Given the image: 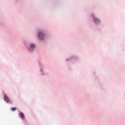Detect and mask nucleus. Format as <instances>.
I'll return each mask as SVG.
<instances>
[{"instance_id":"obj_3","label":"nucleus","mask_w":125,"mask_h":125,"mask_svg":"<svg viewBox=\"0 0 125 125\" xmlns=\"http://www.w3.org/2000/svg\"><path fill=\"white\" fill-rule=\"evenodd\" d=\"M4 99L6 102H9V99H8V97L5 94L4 95Z\"/></svg>"},{"instance_id":"obj_5","label":"nucleus","mask_w":125,"mask_h":125,"mask_svg":"<svg viewBox=\"0 0 125 125\" xmlns=\"http://www.w3.org/2000/svg\"><path fill=\"white\" fill-rule=\"evenodd\" d=\"M33 48H35V44H30V49H33Z\"/></svg>"},{"instance_id":"obj_4","label":"nucleus","mask_w":125,"mask_h":125,"mask_svg":"<svg viewBox=\"0 0 125 125\" xmlns=\"http://www.w3.org/2000/svg\"><path fill=\"white\" fill-rule=\"evenodd\" d=\"M20 116L21 119H24L25 118L24 114L21 112L20 113Z\"/></svg>"},{"instance_id":"obj_6","label":"nucleus","mask_w":125,"mask_h":125,"mask_svg":"<svg viewBox=\"0 0 125 125\" xmlns=\"http://www.w3.org/2000/svg\"><path fill=\"white\" fill-rule=\"evenodd\" d=\"M11 110H12V111H15L16 110V107H12L11 108Z\"/></svg>"},{"instance_id":"obj_2","label":"nucleus","mask_w":125,"mask_h":125,"mask_svg":"<svg viewBox=\"0 0 125 125\" xmlns=\"http://www.w3.org/2000/svg\"><path fill=\"white\" fill-rule=\"evenodd\" d=\"M92 17L94 18V20L95 23H96V24H99V23H100V21H99V20H98V19H97V18H95V17H94V16H92Z\"/></svg>"},{"instance_id":"obj_7","label":"nucleus","mask_w":125,"mask_h":125,"mask_svg":"<svg viewBox=\"0 0 125 125\" xmlns=\"http://www.w3.org/2000/svg\"><path fill=\"white\" fill-rule=\"evenodd\" d=\"M29 51H31V49H29Z\"/></svg>"},{"instance_id":"obj_1","label":"nucleus","mask_w":125,"mask_h":125,"mask_svg":"<svg viewBox=\"0 0 125 125\" xmlns=\"http://www.w3.org/2000/svg\"><path fill=\"white\" fill-rule=\"evenodd\" d=\"M44 38V35H43V33L40 32L39 33L38 35V38L40 41H42V40H43Z\"/></svg>"}]
</instances>
